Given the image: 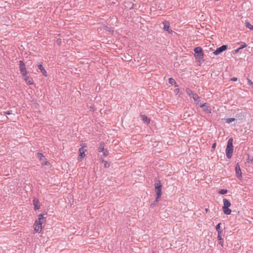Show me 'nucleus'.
Wrapping results in <instances>:
<instances>
[{
    "mask_svg": "<svg viewBox=\"0 0 253 253\" xmlns=\"http://www.w3.org/2000/svg\"><path fill=\"white\" fill-rule=\"evenodd\" d=\"M34 227L35 231L38 233H40L42 230V225L36 224V222L34 223Z\"/></svg>",
    "mask_w": 253,
    "mask_h": 253,
    "instance_id": "15",
    "label": "nucleus"
},
{
    "mask_svg": "<svg viewBox=\"0 0 253 253\" xmlns=\"http://www.w3.org/2000/svg\"><path fill=\"white\" fill-rule=\"evenodd\" d=\"M33 203L34 206V209L35 211H37L40 209L41 204L37 198H34L33 200Z\"/></svg>",
    "mask_w": 253,
    "mask_h": 253,
    "instance_id": "12",
    "label": "nucleus"
},
{
    "mask_svg": "<svg viewBox=\"0 0 253 253\" xmlns=\"http://www.w3.org/2000/svg\"><path fill=\"white\" fill-rule=\"evenodd\" d=\"M155 190L157 195V200L158 198H160L162 195V184L161 183L160 180H157L155 182L154 184Z\"/></svg>",
    "mask_w": 253,
    "mask_h": 253,
    "instance_id": "3",
    "label": "nucleus"
},
{
    "mask_svg": "<svg viewBox=\"0 0 253 253\" xmlns=\"http://www.w3.org/2000/svg\"><path fill=\"white\" fill-rule=\"evenodd\" d=\"M195 57L196 59H202L204 57V53L202 47L198 46L194 49Z\"/></svg>",
    "mask_w": 253,
    "mask_h": 253,
    "instance_id": "4",
    "label": "nucleus"
},
{
    "mask_svg": "<svg viewBox=\"0 0 253 253\" xmlns=\"http://www.w3.org/2000/svg\"><path fill=\"white\" fill-rule=\"evenodd\" d=\"M238 44H240V47H239V48L241 50L245 47H246L247 45V44L244 42H238Z\"/></svg>",
    "mask_w": 253,
    "mask_h": 253,
    "instance_id": "23",
    "label": "nucleus"
},
{
    "mask_svg": "<svg viewBox=\"0 0 253 253\" xmlns=\"http://www.w3.org/2000/svg\"><path fill=\"white\" fill-rule=\"evenodd\" d=\"M86 147V145L85 144H84V146L80 148L79 150V157L78 158V161H81L85 156V153L86 152V150L84 148V147Z\"/></svg>",
    "mask_w": 253,
    "mask_h": 253,
    "instance_id": "8",
    "label": "nucleus"
},
{
    "mask_svg": "<svg viewBox=\"0 0 253 253\" xmlns=\"http://www.w3.org/2000/svg\"><path fill=\"white\" fill-rule=\"evenodd\" d=\"M24 78V80L25 81L28 83L29 84H33V82L32 81V79H31L29 76H27V75H26L25 77H23Z\"/></svg>",
    "mask_w": 253,
    "mask_h": 253,
    "instance_id": "17",
    "label": "nucleus"
},
{
    "mask_svg": "<svg viewBox=\"0 0 253 253\" xmlns=\"http://www.w3.org/2000/svg\"><path fill=\"white\" fill-rule=\"evenodd\" d=\"M49 164H50V163L48 161H45L44 163L45 165H48Z\"/></svg>",
    "mask_w": 253,
    "mask_h": 253,
    "instance_id": "37",
    "label": "nucleus"
},
{
    "mask_svg": "<svg viewBox=\"0 0 253 253\" xmlns=\"http://www.w3.org/2000/svg\"><path fill=\"white\" fill-rule=\"evenodd\" d=\"M38 68L41 71L43 76L47 77L46 72L42 64L39 65L38 66Z\"/></svg>",
    "mask_w": 253,
    "mask_h": 253,
    "instance_id": "16",
    "label": "nucleus"
},
{
    "mask_svg": "<svg viewBox=\"0 0 253 253\" xmlns=\"http://www.w3.org/2000/svg\"><path fill=\"white\" fill-rule=\"evenodd\" d=\"M215 147H216V143H214L212 144V147H211V151H213L214 150V149L215 148Z\"/></svg>",
    "mask_w": 253,
    "mask_h": 253,
    "instance_id": "34",
    "label": "nucleus"
},
{
    "mask_svg": "<svg viewBox=\"0 0 253 253\" xmlns=\"http://www.w3.org/2000/svg\"><path fill=\"white\" fill-rule=\"evenodd\" d=\"M4 113L6 115H12L13 116H14V114H12L10 111H5V112H4Z\"/></svg>",
    "mask_w": 253,
    "mask_h": 253,
    "instance_id": "32",
    "label": "nucleus"
},
{
    "mask_svg": "<svg viewBox=\"0 0 253 253\" xmlns=\"http://www.w3.org/2000/svg\"><path fill=\"white\" fill-rule=\"evenodd\" d=\"M101 152H103V156L105 157L107 156L109 154V151L106 149H105L104 151H103Z\"/></svg>",
    "mask_w": 253,
    "mask_h": 253,
    "instance_id": "29",
    "label": "nucleus"
},
{
    "mask_svg": "<svg viewBox=\"0 0 253 253\" xmlns=\"http://www.w3.org/2000/svg\"><path fill=\"white\" fill-rule=\"evenodd\" d=\"M217 232H218L217 238H220V239L221 237H222L223 230L218 231Z\"/></svg>",
    "mask_w": 253,
    "mask_h": 253,
    "instance_id": "30",
    "label": "nucleus"
},
{
    "mask_svg": "<svg viewBox=\"0 0 253 253\" xmlns=\"http://www.w3.org/2000/svg\"><path fill=\"white\" fill-rule=\"evenodd\" d=\"M228 192V190H226V189H220L219 191H218V193L220 194H222V195H223V194H226Z\"/></svg>",
    "mask_w": 253,
    "mask_h": 253,
    "instance_id": "25",
    "label": "nucleus"
},
{
    "mask_svg": "<svg viewBox=\"0 0 253 253\" xmlns=\"http://www.w3.org/2000/svg\"><path fill=\"white\" fill-rule=\"evenodd\" d=\"M236 175L238 178L241 179L242 178V171L238 163L235 166Z\"/></svg>",
    "mask_w": 253,
    "mask_h": 253,
    "instance_id": "11",
    "label": "nucleus"
},
{
    "mask_svg": "<svg viewBox=\"0 0 253 253\" xmlns=\"http://www.w3.org/2000/svg\"><path fill=\"white\" fill-rule=\"evenodd\" d=\"M245 25L246 27H247L248 29L251 30H253V25H251L249 22H248L247 20L245 21Z\"/></svg>",
    "mask_w": 253,
    "mask_h": 253,
    "instance_id": "21",
    "label": "nucleus"
},
{
    "mask_svg": "<svg viewBox=\"0 0 253 253\" xmlns=\"http://www.w3.org/2000/svg\"><path fill=\"white\" fill-rule=\"evenodd\" d=\"M169 84H170L171 85L175 84V86L178 87V85L176 84L175 80L174 79L172 78H169Z\"/></svg>",
    "mask_w": 253,
    "mask_h": 253,
    "instance_id": "20",
    "label": "nucleus"
},
{
    "mask_svg": "<svg viewBox=\"0 0 253 253\" xmlns=\"http://www.w3.org/2000/svg\"><path fill=\"white\" fill-rule=\"evenodd\" d=\"M231 80L233 81H236L237 80V78L236 77H233L231 79Z\"/></svg>",
    "mask_w": 253,
    "mask_h": 253,
    "instance_id": "36",
    "label": "nucleus"
},
{
    "mask_svg": "<svg viewBox=\"0 0 253 253\" xmlns=\"http://www.w3.org/2000/svg\"><path fill=\"white\" fill-rule=\"evenodd\" d=\"M221 224V223L220 222L216 225L215 229L217 231H220V230H222V229L221 228V227H220Z\"/></svg>",
    "mask_w": 253,
    "mask_h": 253,
    "instance_id": "27",
    "label": "nucleus"
},
{
    "mask_svg": "<svg viewBox=\"0 0 253 253\" xmlns=\"http://www.w3.org/2000/svg\"><path fill=\"white\" fill-rule=\"evenodd\" d=\"M102 163H104V167L105 168H108L110 167V164L109 163H108V162L106 161H104V160H102Z\"/></svg>",
    "mask_w": 253,
    "mask_h": 253,
    "instance_id": "26",
    "label": "nucleus"
},
{
    "mask_svg": "<svg viewBox=\"0 0 253 253\" xmlns=\"http://www.w3.org/2000/svg\"><path fill=\"white\" fill-rule=\"evenodd\" d=\"M240 49L238 48H237V49H235L234 50L232 51V53L233 54H237L240 50Z\"/></svg>",
    "mask_w": 253,
    "mask_h": 253,
    "instance_id": "33",
    "label": "nucleus"
},
{
    "mask_svg": "<svg viewBox=\"0 0 253 253\" xmlns=\"http://www.w3.org/2000/svg\"><path fill=\"white\" fill-rule=\"evenodd\" d=\"M227 45H222L219 47L217 48L213 52V53L214 55H218L221 52L225 51L227 49Z\"/></svg>",
    "mask_w": 253,
    "mask_h": 253,
    "instance_id": "10",
    "label": "nucleus"
},
{
    "mask_svg": "<svg viewBox=\"0 0 253 253\" xmlns=\"http://www.w3.org/2000/svg\"><path fill=\"white\" fill-rule=\"evenodd\" d=\"M253 161V157H250V156H248V158L247 159V163H252Z\"/></svg>",
    "mask_w": 253,
    "mask_h": 253,
    "instance_id": "28",
    "label": "nucleus"
},
{
    "mask_svg": "<svg viewBox=\"0 0 253 253\" xmlns=\"http://www.w3.org/2000/svg\"><path fill=\"white\" fill-rule=\"evenodd\" d=\"M223 203L222 210L224 213L226 215H230L231 213V210L229 209V207L231 206L230 202L226 199H223Z\"/></svg>",
    "mask_w": 253,
    "mask_h": 253,
    "instance_id": "2",
    "label": "nucleus"
},
{
    "mask_svg": "<svg viewBox=\"0 0 253 253\" xmlns=\"http://www.w3.org/2000/svg\"><path fill=\"white\" fill-rule=\"evenodd\" d=\"M154 204H152L151 205V206H154Z\"/></svg>",
    "mask_w": 253,
    "mask_h": 253,
    "instance_id": "39",
    "label": "nucleus"
},
{
    "mask_svg": "<svg viewBox=\"0 0 253 253\" xmlns=\"http://www.w3.org/2000/svg\"><path fill=\"white\" fill-rule=\"evenodd\" d=\"M233 118H235V120L238 121L242 120L244 117V115L241 110L237 109L233 112Z\"/></svg>",
    "mask_w": 253,
    "mask_h": 253,
    "instance_id": "6",
    "label": "nucleus"
},
{
    "mask_svg": "<svg viewBox=\"0 0 253 253\" xmlns=\"http://www.w3.org/2000/svg\"><path fill=\"white\" fill-rule=\"evenodd\" d=\"M154 204H152L151 205V206H154Z\"/></svg>",
    "mask_w": 253,
    "mask_h": 253,
    "instance_id": "40",
    "label": "nucleus"
},
{
    "mask_svg": "<svg viewBox=\"0 0 253 253\" xmlns=\"http://www.w3.org/2000/svg\"><path fill=\"white\" fill-rule=\"evenodd\" d=\"M200 107L208 113L211 114V110L209 108L206 103L202 104Z\"/></svg>",
    "mask_w": 253,
    "mask_h": 253,
    "instance_id": "14",
    "label": "nucleus"
},
{
    "mask_svg": "<svg viewBox=\"0 0 253 253\" xmlns=\"http://www.w3.org/2000/svg\"><path fill=\"white\" fill-rule=\"evenodd\" d=\"M164 24V29L167 31L169 34H172L173 31L172 30L169 29V24L168 22L166 21L163 22Z\"/></svg>",
    "mask_w": 253,
    "mask_h": 253,
    "instance_id": "13",
    "label": "nucleus"
},
{
    "mask_svg": "<svg viewBox=\"0 0 253 253\" xmlns=\"http://www.w3.org/2000/svg\"><path fill=\"white\" fill-rule=\"evenodd\" d=\"M224 120L225 121V122L228 124H230L232 123V122L235 121V118H226L224 119Z\"/></svg>",
    "mask_w": 253,
    "mask_h": 253,
    "instance_id": "24",
    "label": "nucleus"
},
{
    "mask_svg": "<svg viewBox=\"0 0 253 253\" xmlns=\"http://www.w3.org/2000/svg\"><path fill=\"white\" fill-rule=\"evenodd\" d=\"M233 139L232 138H230L227 142V145L226 148L225 152L226 155L228 159H230L232 157L233 152Z\"/></svg>",
    "mask_w": 253,
    "mask_h": 253,
    "instance_id": "1",
    "label": "nucleus"
},
{
    "mask_svg": "<svg viewBox=\"0 0 253 253\" xmlns=\"http://www.w3.org/2000/svg\"><path fill=\"white\" fill-rule=\"evenodd\" d=\"M47 212H45L43 214H40L39 215V217L36 220L35 222L36 224H38V225H42V224L46 220V217H44V215H46Z\"/></svg>",
    "mask_w": 253,
    "mask_h": 253,
    "instance_id": "9",
    "label": "nucleus"
},
{
    "mask_svg": "<svg viewBox=\"0 0 253 253\" xmlns=\"http://www.w3.org/2000/svg\"><path fill=\"white\" fill-rule=\"evenodd\" d=\"M104 143L101 142L98 147V151L99 152H101L102 151H104Z\"/></svg>",
    "mask_w": 253,
    "mask_h": 253,
    "instance_id": "19",
    "label": "nucleus"
},
{
    "mask_svg": "<svg viewBox=\"0 0 253 253\" xmlns=\"http://www.w3.org/2000/svg\"><path fill=\"white\" fill-rule=\"evenodd\" d=\"M133 5H134V4H132V6L130 8V9L133 8Z\"/></svg>",
    "mask_w": 253,
    "mask_h": 253,
    "instance_id": "38",
    "label": "nucleus"
},
{
    "mask_svg": "<svg viewBox=\"0 0 253 253\" xmlns=\"http://www.w3.org/2000/svg\"><path fill=\"white\" fill-rule=\"evenodd\" d=\"M186 92L189 96L193 98L195 101L197 102V103L200 102V97L197 93H194L193 91L189 88L186 89Z\"/></svg>",
    "mask_w": 253,
    "mask_h": 253,
    "instance_id": "5",
    "label": "nucleus"
},
{
    "mask_svg": "<svg viewBox=\"0 0 253 253\" xmlns=\"http://www.w3.org/2000/svg\"><path fill=\"white\" fill-rule=\"evenodd\" d=\"M206 211H208V209H206Z\"/></svg>",
    "mask_w": 253,
    "mask_h": 253,
    "instance_id": "41",
    "label": "nucleus"
},
{
    "mask_svg": "<svg viewBox=\"0 0 253 253\" xmlns=\"http://www.w3.org/2000/svg\"><path fill=\"white\" fill-rule=\"evenodd\" d=\"M174 92L176 94H178L179 92V89L178 88H175L174 90Z\"/></svg>",
    "mask_w": 253,
    "mask_h": 253,
    "instance_id": "35",
    "label": "nucleus"
},
{
    "mask_svg": "<svg viewBox=\"0 0 253 253\" xmlns=\"http://www.w3.org/2000/svg\"><path fill=\"white\" fill-rule=\"evenodd\" d=\"M141 120L147 124H148L150 123V120L147 118V117L145 115H141L140 116Z\"/></svg>",
    "mask_w": 253,
    "mask_h": 253,
    "instance_id": "18",
    "label": "nucleus"
},
{
    "mask_svg": "<svg viewBox=\"0 0 253 253\" xmlns=\"http://www.w3.org/2000/svg\"><path fill=\"white\" fill-rule=\"evenodd\" d=\"M38 157L41 161H44L45 160V157L41 153H38Z\"/></svg>",
    "mask_w": 253,
    "mask_h": 253,
    "instance_id": "22",
    "label": "nucleus"
},
{
    "mask_svg": "<svg viewBox=\"0 0 253 253\" xmlns=\"http://www.w3.org/2000/svg\"><path fill=\"white\" fill-rule=\"evenodd\" d=\"M218 240L219 241V244L221 245V247H223V239L222 237H221L220 238H217Z\"/></svg>",
    "mask_w": 253,
    "mask_h": 253,
    "instance_id": "31",
    "label": "nucleus"
},
{
    "mask_svg": "<svg viewBox=\"0 0 253 253\" xmlns=\"http://www.w3.org/2000/svg\"><path fill=\"white\" fill-rule=\"evenodd\" d=\"M19 70L23 77H25L27 75V69L25 67V64L23 61L20 60L19 62Z\"/></svg>",
    "mask_w": 253,
    "mask_h": 253,
    "instance_id": "7",
    "label": "nucleus"
}]
</instances>
